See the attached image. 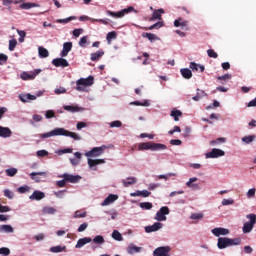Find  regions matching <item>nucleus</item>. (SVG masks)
<instances>
[{"label": "nucleus", "instance_id": "f704fd0d", "mask_svg": "<svg viewBox=\"0 0 256 256\" xmlns=\"http://www.w3.org/2000/svg\"><path fill=\"white\" fill-rule=\"evenodd\" d=\"M140 209H144L145 211H149L153 209V203L151 202H141L139 204Z\"/></svg>", "mask_w": 256, "mask_h": 256}, {"label": "nucleus", "instance_id": "a19ab883", "mask_svg": "<svg viewBox=\"0 0 256 256\" xmlns=\"http://www.w3.org/2000/svg\"><path fill=\"white\" fill-rule=\"evenodd\" d=\"M242 141L243 143H246V145H249V143H253V141H255V135L244 136Z\"/></svg>", "mask_w": 256, "mask_h": 256}, {"label": "nucleus", "instance_id": "ddd939ff", "mask_svg": "<svg viewBox=\"0 0 256 256\" xmlns=\"http://www.w3.org/2000/svg\"><path fill=\"white\" fill-rule=\"evenodd\" d=\"M119 199V196L117 194H110L107 198L104 199V201L101 203L102 207H107V205H111V203H115Z\"/></svg>", "mask_w": 256, "mask_h": 256}, {"label": "nucleus", "instance_id": "de8ad7c7", "mask_svg": "<svg viewBox=\"0 0 256 256\" xmlns=\"http://www.w3.org/2000/svg\"><path fill=\"white\" fill-rule=\"evenodd\" d=\"M15 47H17V39L9 40V51H15Z\"/></svg>", "mask_w": 256, "mask_h": 256}, {"label": "nucleus", "instance_id": "6e6d98bb", "mask_svg": "<svg viewBox=\"0 0 256 256\" xmlns=\"http://www.w3.org/2000/svg\"><path fill=\"white\" fill-rule=\"evenodd\" d=\"M255 193H256V189L255 188L249 189L247 194H246L247 198L248 199H253V197H255Z\"/></svg>", "mask_w": 256, "mask_h": 256}, {"label": "nucleus", "instance_id": "b1692460", "mask_svg": "<svg viewBox=\"0 0 256 256\" xmlns=\"http://www.w3.org/2000/svg\"><path fill=\"white\" fill-rule=\"evenodd\" d=\"M189 26V21L184 20L183 18H178L174 21V27H181L184 29V27Z\"/></svg>", "mask_w": 256, "mask_h": 256}, {"label": "nucleus", "instance_id": "39448f33", "mask_svg": "<svg viewBox=\"0 0 256 256\" xmlns=\"http://www.w3.org/2000/svg\"><path fill=\"white\" fill-rule=\"evenodd\" d=\"M131 11H135V8L130 6V7L123 9L119 12H113L111 10H108L107 14L110 15V17L121 18V17H125V15H127V13H131Z\"/></svg>", "mask_w": 256, "mask_h": 256}, {"label": "nucleus", "instance_id": "ea45409f", "mask_svg": "<svg viewBox=\"0 0 256 256\" xmlns=\"http://www.w3.org/2000/svg\"><path fill=\"white\" fill-rule=\"evenodd\" d=\"M43 213L45 215H54V213H57V210L53 207H44L43 208Z\"/></svg>", "mask_w": 256, "mask_h": 256}, {"label": "nucleus", "instance_id": "20e7f679", "mask_svg": "<svg viewBox=\"0 0 256 256\" xmlns=\"http://www.w3.org/2000/svg\"><path fill=\"white\" fill-rule=\"evenodd\" d=\"M247 219H250L249 222L244 223L242 227L243 233H251L253 231V227H255L256 224V215L255 214H248Z\"/></svg>", "mask_w": 256, "mask_h": 256}, {"label": "nucleus", "instance_id": "aec40b11", "mask_svg": "<svg viewBox=\"0 0 256 256\" xmlns=\"http://www.w3.org/2000/svg\"><path fill=\"white\" fill-rule=\"evenodd\" d=\"M20 101H22V103H28L29 101H35V99H37V96L32 95L30 93L28 94H21L19 96Z\"/></svg>", "mask_w": 256, "mask_h": 256}, {"label": "nucleus", "instance_id": "6e6552de", "mask_svg": "<svg viewBox=\"0 0 256 256\" xmlns=\"http://www.w3.org/2000/svg\"><path fill=\"white\" fill-rule=\"evenodd\" d=\"M60 179H65L66 183H79V180L81 179V176L79 175H73V174H67L64 173L60 176H58Z\"/></svg>", "mask_w": 256, "mask_h": 256}, {"label": "nucleus", "instance_id": "8fccbe9b", "mask_svg": "<svg viewBox=\"0 0 256 256\" xmlns=\"http://www.w3.org/2000/svg\"><path fill=\"white\" fill-rule=\"evenodd\" d=\"M75 19H77V17L70 16L66 19H58L56 22H58V23H69L70 21H75Z\"/></svg>", "mask_w": 256, "mask_h": 256}, {"label": "nucleus", "instance_id": "37998d69", "mask_svg": "<svg viewBox=\"0 0 256 256\" xmlns=\"http://www.w3.org/2000/svg\"><path fill=\"white\" fill-rule=\"evenodd\" d=\"M5 173L8 177H15L17 175V169L9 168V169H6Z\"/></svg>", "mask_w": 256, "mask_h": 256}, {"label": "nucleus", "instance_id": "423d86ee", "mask_svg": "<svg viewBox=\"0 0 256 256\" xmlns=\"http://www.w3.org/2000/svg\"><path fill=\"white\" fill-rule=\"evenodd\" d=\"M165 215H169V207L167 206L161 207L154 219L156 221H167V216Z\"/></svg>", "mask_w": 256, "mask_h": 256}, {"label": "nucleus", "instance_id": "dca6fc26", "mask_svg": "<svg viewBox=\"0 0 256 256\" xmlns=\"http://www.w3.org/2000/svg\"><path fill=\"white\" fill-rule=\"evenodd\" d=\"M29 199L30 201H41V199H45V194L39 190H35Z\"/></svg>", "mask_w": 256, "mask_h": 256}, {"label": "nucleus", "instance_id": "5fc2aeb1", "mask_svg": "<svg viewBox=\"0 0 256 256\" xmlns=\"http://www.w3.org/2000/svg\"><path fill=\"white\" fill-rule=\"evenodd\" d=\"M9 57L3 53L0 54V65H5Z\"/></svg>", "mask_w": 256, "mask_h": 256}, {"label": "nucleus", "instance_id": "e433bc0d", "mask_svg": "<svg viewBox=\"0 0 256 256\" xmlns=\"http://www.w3.org/2000/svg\"><path fill=\"white\" fill-rule=\"evenodd\" d=\"M67 247L65 246H53L50 248L51 253H62Z\"/></svg>", "mask_w": 256, "mask_h": 256}, {"label": "nucleus", "instance_id": "a211bd4d", "mask_svg": "<svg viewBox=\"0 0 256 256\" xmlns=\"http://www.w3.org/2000/svg\"><path fill=\"white\" fill-rule=\"evenodd\" d=\"M198 181L197 177L190 178L188 182H186V186L189 187V189H193L194 191H197L200 189L199 184L195 183Z\"/></svg>", "mask_w": 256, "mask_h": 256}, {"label": "nucleus", "instance_id": "6ab92c4d", "mask_svg": "<svg viewBox=\"0 0 256 256\" xmlns=\"http://www.w3.org/2000/svg\"><path fill=\"white\" fill-rule=\"evenodd\" d=\"M213 235L215 237H221V235H229V229L227 228H214L212 229Z\"/></svg>", "mask_w": 256, "mask_h": 256}, {"label": "nucleus", "instance_id": "052dcab7", "mask_svg": "<svg viewBox=\"0 0 256 256\" xmlns=\"http://www.w3.org/2000/svg\"><path fill=\"white\" fill-rule=\"evenodd\" d=\"M123 123L119 120H115L113 122L110 123V127L111 128H115V127H122Z\"/></svg>", "mask_w": 256, "mask_h": 256}, {"label": "nucleus", "instance_id": "f3484780", "mask_svg": "<svg viewBox=\"0 0 256 256\" xmlns=\"http://www.w3.org/2000/svg\"><path fill=\"white\" fill-rule=\"evenodd\" d=\"M229 238L227 237H220L218 238L217 247L218 249H227L229 247Z\"/></svg>", "mask_w": 256, "mask_h": 256}, {"label": "nucleus", "instance_id": "bb28decb", "mask_svg": "<svg viewBox=\"0 0 256 256\" xmlns=\"http://www.w3.org/2000/svg\"><path fill=\"white\" fill-rule=\"evenodd\" d=\"M180 73L184 79H191L193 77V72L189 68H182Z\"/></svg>", "mask_w": 256, "mask_h": 256}, {"label": "nucleus", "instance_id": "338daca9", "mask_svg": "<svg viewBox=\"0 0 256 256\" xmlns=\"http://www.w3.org/2000/svg\"><path fill=\"white\" fill-rule=\"evenodd\" d=\"M79 45L80 47H85V45H87V36H84L80 39Z\"/></svg>", "mask_w": 256, "mask_h": 256}, {"label": "nucleus", "instance_id": "603ef678", "mask_svg": "<svg viewBox=\"0 0 256 256\" xmlns=\"http://www.w3.org/2000/svg\"><path fill=\"white\" fill-rule=\"evenodd\" d=\"M93 241L99 245H101L102 243H105V238H103V236L98 235L96 236Z\"/></svg>", "mask_w": 256, "mask_h": 256}, {"label": "nucleus", "instance_id": "c85d7f7f", "mask_svg": "<svg viewBox=\"0 0 256 256\" xmlns=\"http://www.w3.org/2000/svg\"><path fill=\"white\" fill-rule=\"evenodd\" d=\"M102 163H105V160H103V159H95V160H93L91 158L88 159V165L91 168L92 167H97V165H101Z\"/></svg>", "mask_w": 256, "mask_h": 256}, {"label": "nucleus", "instance_id": "4468645a", "mask_svg": "<svg viewBox=\"0 0 256 256\" xmlns=\"http://www.w3.org/2000/svg\"><path fill=\"white\" fill-rule=\"evenodd\" d=\"M54 67H69V62L65 58H55L52 60Z\"/></svg>", "mask_w": 256, "mask_h": 256}, {"label": "nucleus", "instance_id": "c9c22d12", "mask_svg": "<svg viewBox=\"0 0 256 256\" xmlns=\"http://www.w3.org/2000/svg\"><path fill=\"white\" fill-rule=\"evenodd\" d=\"M130 105H136L137 107H149L151 103H149V100H144L143 102H139V101L131 102Z\"/></svg>", "mask_w": 256, "mask_h": 256}, {"label": "nucleus", "instance_id": "4be33fe9", "mask_svg": "<svg viewBox=\"0 0 256 256\" xmlns=\"http://www.w3.org/2000/svg\"><path fill=\"white\" fill-rule=\"evenodd\" d=\"M11 135H13V132L10 128L0 126V137L7 139V137H11Z\"/></svg>", "mask_w": 256, "mask_h": 256}, {"label": "nucleus", "instance_id": "4d7b16f0", "mask_svg": "<svg viewBox=\"0 0 256 256\" xmlns=\"http://www.w3.org/2000/svg\"><path fill=\"white\" fill-rule=\"evenodd\" d=\"M4 196L7 197L8 199H13V197H15V194H13V192H11V190L5 189Z\"/></svg>", "mask_w": 256, "mask_h": 256}, {"label": "nucleus", "instance_id": "0eeeda50", "mask_svg": "<svg viewBox=\"0 0 256 256\" xmlns=\"http://www.w3.org/2000/svg\"><path fill=\"white\" fill-rule=\"evenodd\" d=\"M107 149V146L94 147L92 150L86 153V157H99L103 155V152Z\"/></svg>", "mask_w": 256, "mask_h": 256}, {"label": "nucleus", "instance_id": "4c0bfd02", "mask_svg": "<svg viewBox=\"0 0 256 256\" xmlns=\"http://www.w3.org/2000/svg\"><path fill=\"white\" fill-rule=\"evenodd\" d=\"M33 7H39V5H37L36 3H30V2H28V3H22L21 5H20V9H33Z\"/></svg>", "mask_w": 256, "mask_h": 256}, {"label": "nucleus", "instance_id": "72a5a7b5", "mask_svg": "<svg viewBox=\"0 0 256 256\" xmlns=\"http://www.w3.org/2000/svg\"><path fill=\"white\" fill-rule=\"evenodd\" d=\"M14 229L11 225H0V233H13Z\"/></svg>", "mask_w": 256, "mask_h": 256}, {"label": "nucleus", "instance_id": "58836bf2", "mask_svg": "<svg viewBox=\"0 0 256 256\" xmlns=\"http://www.w3.org/2000/svg\"><path fill=\"white\" fill-rule=\"evenodd\" d=\"M170 115L174 118V121H179V118L183 113L180 110H172Z\"/></svg>", "mask_w": 256, "mask_h": 256}, {"label": "nucleus", "instance_id": "680f3d73", "mask_svg": "<svg viewBox=\"0 0 256 256\" xmlns=\"http://www.w3.org/2000/svg\"><path fill=\"white\" fill-rule=\"evenodd\" d=\"M233 203H235V200H233V199H223L222 200V205L223 206L233 205Z\"/></svg>", "mask_w": 256, "mask_h": 256}, {"label": "nucleus", "instance_id": "a18cd8bd", "mask_svg": "<svg viewBox=\"0 0 256 256\" xmlns=\"http://www.w3.org/2000/svg\"><path fill=\"white\" fill-rule=\"evenodd\" d=\"M233 245H241V238H229V247H233Z\"/></svg>", "mask_w": 256, "mask_h": 256}, {"label": "nucleus", "instance_id": "5701e85b", "mask_svg": "<svg viewBox=\"0 0 256 256\" xmlns=\"http://www.w3.org/2000/svg\"><path fill=\"white\" fill-rule=\"evenodd\" d=\"M92 239L89 237H84V238H80L77 241V244L75 245L76 249H81V247H85V245H87V243H91Z\"/></svg>", "mask_w": 256, "mask_h": 256}, {"label": "nucleus", "instance_id": "13d9d810", "mask_svg": "<svg viewBox=\"0 0 256 256\" xmlns=\"http://www.w3.org/2000/svg\"><path fill=\"white\" fill-rule=\"evenodd\" d=\"M0 255H11V250L7 247L0 248Z\"/></svg>", "mask_w": 256, "mask_h": 256}, {"label": "nucleus", "instance_id": "7c9ffc66", "mask_svg": "<svg viewBox=\"0 0 256 256\" xmlns=\"http://www.w3.org/2000/svg\"><path fill=\"white\" fill-rule=\"evenodd\" d=\"M142 37L148 39V41H151V43H153V41H158V39H159V37H157V35H155L153 33H148V32L142 33Z\"/></svg>", "mask_w": 256, "mask_h": 256}, {"label": "nucleus", "instance_id": "49530a36", "mask_svg": "<svg viewBox=\"0 0 256 256\" xmlns=\"http://www.w3.org/2000/svg\"><path fill=\"white\" fill-rule=\"evenodd\" d=\"M207 55H208V57H210L212 59H217L219 57V54H217V52H215V50H213V49H208Z\"/></svg>", "mask_w": 256, "mask_h": 256}, {"label": "nucleus", "instance_id": "3c124183", "mask_svg": "<svg viewBox=\"0 0 256 256\" xmlns=\"http://www.w3.org/2000/svg\"><path fill=\"white\" fill-rule=\"evenodd\" d=\"M65 111H70L71 113H75L79 111V107L77 106H64Z\"/></svg>", "mask_w": 256, "mask_h": 256}, {"label": "nucleus", "instance_id": "412c9836", "mask_svg": "<svg viewBox=\"0 0 256 256\" xmlns=\"http://www.w3.org/2000/svg\"><path fill=\"white\" fill-rule=\"evenodd\" d=\"M30 177L33 181H36V183H39L41 181V178L39 177H47V172H32L30 174Z\"/></svg>", "mask_w": 256, "mask_h": 256}, {"label": "nucleus", "instance_id": "bf43d9fd", "mask_svg": "<svg viewBox=\"0 0 256 256\" xmlns=\"http://www.w3.org/2000/svg\"><path fill=\"white\" fill-rule=\"evenodd\" d=\"M36 154L37 157H47V155H49V152L47 150H38Z\"/></svg>", "mask_w": 256, "mask_h": 256}, {"label": "nucleus", "instance_id": "2eb2a0df", "mask_svg": "<svg viewBox=\"0 0 256 256\" xmlns=\"http://www.w3.org/2000/svg\"><path fill=\"white\" fill-rule=\"evenodd\" d=\"M73 49V42H65L63 44V49L60 53L61 57H67L69 55V52Z\"/></svg>", "mask_w": 256, "mask_h": 256}, {"label": "nucleus", "instance_id": "473e14b6", "mask_svg": "<svg viewBox=\"0 0 256 256\" xmlns=\"http://www.w3.org/2000/svg\"><path fill=\"white\" fill-rule=\"evenodd\" d=\"M137 183V178L135 177H128L127 180H122V184L124 187H129V185H135Z\"/></svg>", "mask_w": 256, "mask_h": 256}, {"label": "nucleus", "instance_id": "9b49d317", "mask_svg": "<svg viewBox=\"0 0 256 256\" xmlns=\"http://www.w3.org/2000/svg\"><path fill=\"white\" fill-rule=\"evenodd\" d=\"M171 251V247L169 246H161L156 248L153 251L154 256H169V252Z\"/></svg>", "mask_w": 256, "mask_h": 256}, {"label": "nucleus", "instance_id": "f8f14e48", "mask_svg": "<svg viewBox=\"0 0 256 256\" xmlns=\"http://www.w3.org/2000/svg\"><path fill=\"white\" fill-rule=\"evenodd\" d=\"M159 229H163V223L156 222L153 225L146 226L145 232L146 233H155V231H159Z\"/></svg>", "mask_w": 256, "mask_h": 256}, {"label": "nucleus", "instance_id": "1a4fd4ad", "mask_svg": "<svg viewBox=\"0 0 256 256\" xmlns=\"http://www.w3.org/2000/svg\"><path fill=\"white\" fill-rule=\"evenodd\" d=\"M39 73H41V69H35L33 72H23L21 74V79H23V81H32L33 79H35Z\"/></svg>", "mask_w": 256, "mask_h": 256}, {"label": "nucleus", "instance_id": "e2e57ef3", "mask_svg": "<svg viewBox=\"0 0 256 256\" xmlns=\"http://www.w3.org/2000/svg\"><path fill=\"white\" fill-rule=\"evenodd\" d=\"M218 81H229V79H231V74H225L223 76H219Z\"/></svg>", "mask_w": 256, "mask_h": 256}, {"label": "nucleus", "instance_id": "f03ea898", "mask_svg": "<svg viewBox=\"0 0 256 256\" xmlns=\"http://www.w3.org/2000/svg\"><path fill=\"white\" fill-rule=\"evenodd\" d=\"M167 145L154 142H142L138 145V151H165Z\"/></svg>", "mask_w": 256, "mask_h": 256}, {"label": "nucleus", "instance_id": "79ce46f5", "mask_svg": "<svg viewBox=\"0 0 256 256\" xmlns=\"http://www.w3.org/2000/svg\"><path fill=\"white\" fill-rule=\"evenodd\" d=\"M106 39H107L108 43H111V41H113V39H117V32H115V31L109 32L106 36Z\"/></svg>", "mask_w": 256, "mask_h": 256}, {"label": "nucleus", "instance_id": "774afa93", "mask_svg": "<svg viewBox=\"0 0 256 256\" xmlns=\"http://www.w3.org/2000/svg\"><path fill=\"white\" fill-rule=\"evenodd\" d=\"M29 191V186H21L18 188V193H27Z\"/></svg>", "mask_w": 256, "mask_h": 256}, {"label": "nucleus", "instance_id": "864d4df0", "mask_svg": "<svg viewBox=\"0 0 256 256\" xmlns=\"http://www.w3.org/2000/svg\"><path fill=\"white\" fill-rule=\"evenodd\" d=\"M75 219L87 217V212H81V210H77L74 215Z\"/></svg>", "mask_w": 256, "mask_h": 256}, {"label": "nucleus", "instance_id": "69168bd1", "mask_svg": "<svg viewBox=\"0 0 256 256\" xmlns=\"http://www.w3.org/2000/svg\"><path fill=\"white\" fill-rule=\"evenodd\" d=\"M217 143H225V138H218L216 140H212L210 145H217Z\"/></svg>", "mask_w": 256, "mask_h": 256}, {"label": "nucleus", "instance_id": "c03bdc74", "mask_svg": "<svg viewBox=\"0 0 256 256\" xmlns=\"http://www.w3.org/2000/svg\"><path fill=\"white\" fill-rule=\"evenodd\" d=\"M112 237L115 239V241H123V236L119 233L118 230H114L112 232Z\"/></svg>", "mask_w": 256, "mask_h": 256}, {"label": "nucleus", "instance_id": "0e129e2a", "mask_svg": "<svg viewBox=\"0 0 256 256\" xmlns=\"http://www.w3.org/2000/svg\"><path fill=\"white\" fill-rule=\"evenodd\" d=\"M193 220H198V219H203V214L202 213H194L190 217Z\"/></svg>", "mask_w": 256, "mask_h": 256}, {"label": "nucleus", "instance_id": "393cba45", "mask_svg": "<svg viewBox=\"0 0 256 256\" xmlns=\"http://www.w3.org/2000/svg\"><path fill=\"white\" fill-rule=\"evenodd\" d=\"M104 55H105V51L98 50L97 52L91 54L90 59L91 61H99V59H101V57H103Z\"/></svg>", "mask_w": 256, "mask_h": 256}, {"label": "nucleus", "instance_id": "09e8293b", "mask_svg": "<svg viewBox=\"0 0 256 256\" xmlns=\"http://www.w3.org/2000/svg\"><path fill=\"white\" fill-rule=\"evenodd\" d=\"M161 27H163V22H157L146 29H148V31H153V29H161Z\"/></svg>", "mask_w": 256, "mask_h": 256}, {"label": "nucleus", "instance_id": "cd10ccee", "mask_svg": "<svg viewBox=\"0 0 256 256\" xmlns=\"http://www.w3.org/2000/svg\"><path fill=\"white\" fill-rule=\"evenodd\" d=\"M141 251V247H137L134 244H130L127 248V253L129 255H135V253H139Z\"/></svg>", "mask_w": 256, "mask_h": 256}, {"label": "nucleus", "instance_id": "2f4dec72", "mask_svg": "<svg viewBox=\"0 0 256 256\" xmlns=\"http://www.w3.org/2000/svg\"><path fill=\"white\" fill-rule=\"evenodd\" d=\"M38 53H39V57H41L42 59L49 57V50L42 46L38 48Z\"/></svg>", "mask_w": 256, "mask_h": 256}, {"label": "nucleus", "instance_id": "7ed1b4c3", "mask_svg": "<svg viewBox=\"0 0 256 256\" xmlns=\"http://www.w3.org/2000/svg\"><path fill=\"white\" fill-rule=\"evenodd\" d=\"M95 83V78L93 76H88L87 78H80L76 81V91H85L83 87H91Z\"/></svg>", "mask_w": 256, "mask_h": 256}, {"label": "nucleus", "instance_id": "f257e3e1", "mask_svg": "<svg viewBox=\"0 0 256 256\" xmlns=\"http://www.w3.org/2000/svg\"><path fill=\"white\" fill-rule=\"evenodd\" d=\"M71 137V139H74V141H81V136L75 132H71L69 130H65V128H55L54 130L50 132H46L40 135L42 139H49V137Z\"/></svg>", "mask_w": 256, "mask_h": 256}, {"label": "nucleus", "instance_id": "c756f323", "mask_svg": "<svg viewBox=\"0 0 256 256\" xmlns=\"http://www.w3.org/2000/svg\"><path fill=\"white\" fill-rule=\"evenodd\" d=\"M190 69H192V71L200 70V73H203V71H205V66L197 64L195 62H191L190 63Z\"/></svg>", "mask_w": 256, "mask_h": 256}, {"label": "nucleus", "instance_id": "a878e982", "mask_svg": "<svg viewBox=\"0 0 256 256\" xmlns=\"http://www.w3.org/2000/svg\"><path fill=\"white\" fill-rule=\"evenodd\" d=\"M163 13H165V10L163 9L155 10L150 18V21H157V19L161 20V14Z\"/></svg>", "mask_w": 256, "mask_h": 256}, {"label": "nucleus", "instance_id": "9d476101", "mask_svg": "<svg viewBox=\"0 0 256 256\" xmlns=\"http://www.w3.org/2000/svg\"><path fill=\"white\" fill-rule=\"evenodd\" d=\"M225 151L217 148H213L211 152L206 153V159H217V157H223Z\"/></svg>", "mask_w": 256, "mask_h": 256}]
</instances>
